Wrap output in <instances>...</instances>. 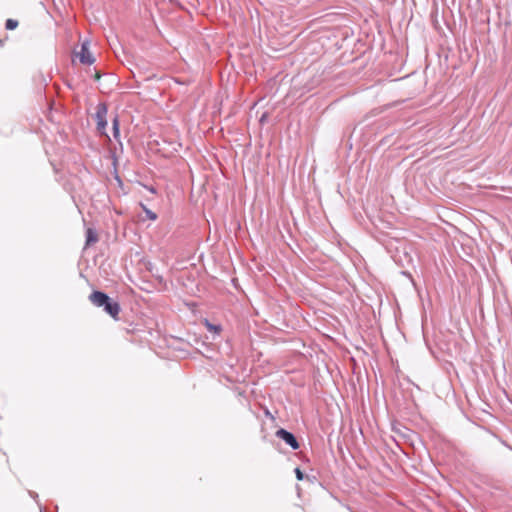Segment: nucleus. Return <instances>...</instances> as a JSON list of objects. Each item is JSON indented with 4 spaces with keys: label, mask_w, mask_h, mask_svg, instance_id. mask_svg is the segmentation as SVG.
<instances>
[{
    "label": "nucleus",
    "mask_w": 512,
    "mask_h": 512,
    "mask_svg": "<svg viewBox=\"0 0 512 512\" xmlns=\"http://www.w3.org/2000/svg\"><path fill=\"white\" fill-rule=\"evenodd\" d=\"M295 475H296L297 480H299V481L303 480V478H304V474L300 470V468L295 469Z\"/></svg>",
    "instance_id": "9d476101"
},
{
    "label": "nucleus",
    "mask_w": 512,
    "mask_h": 512,
    "mask_svg": "<svg viewBox=\"0 0 512 512\" xmlns=\"http://www.w3.org/2000/svg\"><path fill=\"white\" fill-rule=\"evenodd\" d=\"M113 135H114L115 139H118L119 135H120L118 117H115L113 119Z\"/></svg>",
    "instance_id": "423d86ee"
},
{
    "label": "nucleus",
    "mask_w": 512,
    "mask_h": 512,
    "mask_svg": "<svg viewBox=\"0 0 512 512\" xmlns=\"http://www.w3.org/2000/svg\"><path fill=\"white\" fill-rule=\"evenodd\" d=\"M95 79L96 80L100 79V74L98 72L95 74Z\"/></svg>",
    "instance_id": "9b49d317"
},
{
    "label": "nucleus",
    "mask_w": 512,
    "mask_h": 512,
    "mask_svg": "<svg viewBox=\"0 0 512 512\" xmlns=\"http://www.w3.org/2000/svg\"><path fill=\"white\" fill-rule=\"evenodd\" d=\"M106 115H107V107L104 104H99L97 106L95 119H96V124H97V130L99 131L100 134H105V129L107 126Z\"/></svg>",
    "instance_id": "7ed1b4c3"
},
{
    "label": "nucleus",
    "mask_w": 512,
    "mask_h": 512,
    "mask_svg": "<svg viewBox=\"0 0 512 512\" xmlns=\"http://www.w3.org/2000/svg\"><path fill=\"white\" fill-rule=\"evenodd\" d=\"M142 208H143V210L145 211V213H146L147 217H148L150 220L154 221V220H156V219H157V214H156V213L152 212L151 210H149L148 208H146L144 205H142Z\"/></svg>",
    "instance_id": "6e6552de"
},
{
    "label": "nucleus",
    "mask_w": 512,
    "mask_h": 512,
    "mask_svg": "<svg viewBox=\"0 0 512 512\" xmlns=\"http://www.w3.org/2000/svg\"><path fill=\"white\" fill-rule=\"evenodd\" d=\"M205 325L209 331H212L215 333H219L221 330L219 326L213 325V324L209 323L207 320H205Z\"/></svg>",
    "instance_id": "1a4fd4ad"
},
{
    "label": "nucleus",
    "mask_w": 512,
    "mask_h": 512,
    "mask_svg": "<svg viewBox=\"0 0 512 512\" xmlns=\"http://www.w3.org/2000/svg\"><path fill=\"white\" fill-rule=\"evenodd\" d=\"M18 26V21L14 19L6 20L5 27L8 30H13Z\"/></svg>",
    "instance_id": "0eeeda50"
},
{
    "label": "nucleus",
    "mask_w": 512,
    "mask_h": 512,
    "mask_svg": "<svg viewBox=\"0 0 512 512\" xmlns=\"http://www.w3.org/2000/svg\"><path fill=\"white\" fill-rule=\"evenodd\" d=\"M90 302L97 307H104V310L113 319H118L120 305L116 301H112L108 295L100 291H94L89 296Z\"/></svg>",
    "instance_id": "f257e3e1"
},
{
    "label": "nucleus",
    "mask_w": 512,
    "mask_h": 512,
    "mask_svg": "<svg viewBox=\"0 0 512 512\" xmlns=\"http://www.w3.org/2000/svg\"><path fill=\"white\" fill-rule=\"evenodd\" d=\"M76 57L79 58L81 64L91 65L95 62V58L89 50V42L84 41L81 44V48L79 51H74Z\"/></svg>",
    "instance_id": "f03ea898"
},
{
    "label": "nucleus",
    "mask_w": 512,
    "mask_h": 512,
    "mask_svg": "<svg viewBox=\"0 0 512 512\" xmlns=\"http://www.w3.org/2000/svg\"><path fill=\"white\" fill-rule=\"evenodd\" d=\"M99 240L98 233L93 228H88L86 230V246H91L97 243Z\"/></svg>",
    "instance_id": "39448f33"
},
{
    "label": "nucleus",
    "mask_w": 512,
    "mask_h": 512,
    "mask_svg": "<svg viewBox=\"0 0 512 512\" xmlns=\"http://www.w3.org/2000/svg\"><path fill=\"white\" fill-rule=\"evenodd\" d=\"M276 436L284 440L292 449L296 450L299 448V443L295 436L287 430L281 428L276 431Z\"/></svg>",
    "instance_id": "20e7f679"
}]
</instances>
